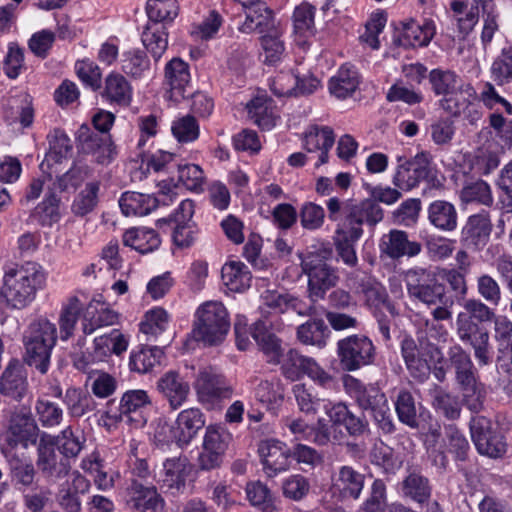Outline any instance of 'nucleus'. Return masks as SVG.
Listing matches in <instances>:
<instances>
[{"label":"nucleus","instance_id":"f257e3e1","mask_svg":"<svg viewBox=\"0 0 512 512\" xmlns=\"http://www.w3.org/2000/svg\"><path fill=\"white\" fill-rule=\"evenodd\" d=\"M406 287L409 296L431 308L432 322L426 321L431 336L446 337L447 331L437 322L450 321L454 300L436 275L424 268H413L406 272Z\"/></svg>","mask_w":512,"mask_h":512},{"label":"nucleus","instance_id":"f03ea898","mask_svg":"<svg viewBox=\"0 0 512 512\" xmlns=\"http://www.w3.org/2000/svg\"><path fill=\"white\" fill-rule=\"evenodd\" d=\"M496 314L487 302L478 298L464 299L462 311L455 320L458 339L472 347L474 357L480 367L492 363V347L489 331L481 326L491 323Z\"/></svg>","mask_w":512,"mask_h":512},{"label":"nucleus","instance_id":"7ed1b4c3","mask_svg":"<svg viewBox=\"0 0 512 512\" xmlns=\"http://www.w3.org/2000/svg\"><path fill=\"white\" fill-rule=\"evenodd\" d=\"M401 356L410 376L418 382L426 381L430 374L439 382H444L447 368L443 365L444 355L440 347L428 339H418V343L410 336L402 339Z\"/></svg>","mask_w":512,"mask_h":512},{"label":"nucleus","instance_id":"20e7f679","mask_svg":"<svg viewBox=\"0 0 512 512\" xmlns=\"http://www.w3.org/2000/svg\"><path fill=\"white\" fill-rule=\"evenodd\" d=\"M332 258L330 244H321L301 257V268L308 277V296L312 302L324 299L327 291L339 281L338 269L330 263Z\"/></svg>","mask_w":512,"mask_h":512},{"label":"nucleus","instance_id":"39448f33","mask_svg":"<svg viewBox=\"0 0 512 512\" xmlns=\"http://www.w3.org/2000/svg\"><path fill=\"white\" fill-rule=\"evenodd\" d=\"M44 283L45 275L40 267L27 263L5 273L1 294L11 308L22 309L34 300Z\"/></svg>","mask_w":512,"mask_h":512},{"label":"nucleus","instance_id":"423d86ee","mask_svg":"<svg viewBox=\"0 0 512 512\" xmlns=\"http://www.w3.org/2000/svg\"><path fill=\"white\" fill-rule=\"evenodd\" d=\"M57 340L56 325L47 319L32 322L24 336L25 360L40 373L45 374L50 364V356Z\"/></svg>","mask_w":512,"mask_h":512},{"label":"nucleus","instance_id":"0eeeda50","mask_svg":"<svg viewBox=\"0 0 512 512\" xmlns=\"http://www.w3.org/2000/svg\"><path fill=\"white\" fill-rule=\"evenodd\" d=\"M230 328L228 312L218 301H208L197 310V322L193 329L196 340L207 345H215L223 341Z\"/></svg>","mask_w":512,"mask_h":512},{"label":"nucleus","instance_id":"6e6552de","mask_svg":"<svg viewBox=\"0 0 512 512\" xmlns=\"http://www.w3.org/2000/svg\"><path fill=\"white\" fill-rule=\"evenodd\" d=\"M281 372L285 378L297 381L307 375L317 385L329 389L335 384L334 377L322 368L313 358L289 349L281 358Z\"/></svg>","mask_w":512,"mask_h":512},{"label":"nucleus","instance_id":"1a4fd4ad","mask_svg":"<svg viewBox=\"0 0 512 512\" xmlns=\"http://www.w3.org/2000/svg\"><path fill=\"white\" fill-rule=\"evenodd\" d=\"M337 355L343 370L351 372L373 363L376 349L370 338L354 334L338 341Z\"/></svg>","mask_w":512,"mask_h":512},{"label":"nucleus","instance_id":"9d476101","mask_svg":"<svg viewBox=\"0 0 512 512\" xmlns=\"http://www.w3.org/2000/svg\"><path fill=\"white\" fill-rule=\"evenodd\" d=\"M194 388L198 400L210 407L230 399L233 395L232 385L213 367H205L198 372Z\"/></svg>","mask_w":512,"mask_h":512},{"label":"nucleus","instance_id":"9b49d317","mask_svg":"<svg viewBox=\"0 0 512 512\" xmlns=\"http://www.w3.org/2000/svg\"><path fill=\"white\" fill-rule=\"evenodd\" d=\"M151 406L148 393L142 389L126 391L119 404V413L105 412L103 417L113 422L124 421L133 428L143 427L147 422L145 411Z\"/></svg>","mask_w":512,"mask_h":512},{"label":"nucleus","instance_id":"f8f14e48","mask_svg":"<svg viewBox=\"0 0 512 512\" xmlns=\"http://www.w3.org/2000/svg\"><path fill=\"white\" fill-rule=\"evenodd\" d=\"M39 436V427L32 412L27 407L14 410L8 420L5 441L11 448L35 445Z\"/></svg>","mask_w":512,"mask_h":512},{"label":"nucleus","instance_id":"ddd939ff","mask_svg":"<svg viewBox=\"0 0 512 512\" xmlns=\"http://www.w3.org/2000/svg\"><path fill=\"white\" fill-rule=\"evenodd\" d=\"M53 443L52 435L42 433L37 446L36 466L45 479L55 482L68 475L71 464L57 454Z\"/></svg>","mask_w":512,"mask_h":512},{"label":"nucleus","instance_id":"4468645a","mask_svg":"<svg viewBox=\"0 0 512 512\" xmlns=\"http://www.w3.org/2000/svg\"><path fill=\"white\" fill-rule=\"evenodd\" d=\"M78 149L83 154L91 155L100 165L110 164L116 157V147L109 133L93 132L82 125L77 135Z\"/></svg>","mask_w":512,"mask_h":512},{"label":"nucleus","instance_id":"2eb2a0df","mask_svg":"<svg viewBox=\"0 0 512 512\" xmlns=\"http://www.w3.org/2000/svg\"><path fill=\"white\" fill-rule=\"evenodd\" d=\"M471 436L479 453L489 457H500L504 454L506 444L503 436L490 419L484 416L472 418L470 423Z\"/></svg>","mask_w":512,"mask_h":512},{"label":"nucleus","instance_id":"dca6fc26","mask_svg":"<svg viewBox=\"0 0 512 512\" xmlns=\"http://www.w3.org/2000/svg\"><path fill=\"white\" fill-rule=\"evenodd\" d=\"M347 282L351 288L364 295L366 303L375 308L383 306L392 316H397L395 306L389 301L384 286L371 278L367 273L354 270L347 274Z\"/></svg>","mask_w":512,"mask_h":512},{"label":"nucleus","instance_id":"f3484780","mask_svg":"<svg viewBox=\"0 0 512 512\" xmlns=\"http://www.w3.org/2000/svg\"><path fill=\"white\" fill-rule=\"evenodd\" d=\"M192 466L186 456L168 458L163 463V472L158 480L160 489L175 496L186 486Z\"/></svg>","mask_w":512,"mask_h":512},{"label":"nucleus","instance_id":"a211bd4d","mask_svg":"<svg viewBox=\"0 0 512 512\" xmlns=\"http://www.w3.org/2000/svg\"><path fill=\"white\" fill-rule=\"evenodd\" d=\"M379 250L381 256H385L391 260H399L405 256H417L421 252L422 246L417 241L409 240L406 231L392 229L381 237Z\"/></svg>","mask_w":512,"mask_h":512},{"label":"nucleus","instance_id":"6ab92c4d","mask_svg":"<svg viewBox=\"0 0 512 512\" xmlns=\"http://www.w3.org/2000/svg\"><path fill=\"white\" fill-rule=\"evenodd\" d=\"M156 389L168 402L171 409L176 410L186 403L190 394V385L178 372L170 370L156 382Z\"/></svg>","mask_w":512,"mask_h":512},{"label":"nucleus","instance_id":"aec40b11","mask_svg":"<svg viewBox=\"0 0 512 512\" xmlns=\"http://www.w3.org/2000/svg\"><path fill=\"white\" fill-rule=\"evenodd\" d=\"M258 453L269 476L289 468L290 449L281 441L275 439L261 441Z\"/></svg>","mask_w":512,"mask_h":512},{"label":"nucleus","instance_id":"412c9836","mask_svg":"<svg viewBox=\"0 0 512 512\" xmlns=\"http://www.w3.org/2000/svg\"><path fill=\"white\" fill-rule=\"evenodd\" d=\"M205 426V416L199 408L182 410L175 421L174 439L179 447L187 446Z\"/></svg>","mask_w":512,"mask_h":512},{"label":"nucleus","instance_id":"4be33fe9","mask_svg":"<svg viewBox=\"0 0 512 512\" xmlns=\"http://www.w3.org/2000/svg\"><path fill=\"white\" fill-rule=\"evenodd\" d=\"M27 387L24 365L17 359L11 360L0 377V393L20 401L25 396Z\"/></svg>","mask_w":512,"mask_h":512},{"label":"nucleus","instance_id":"5701e85b","mask_svg":"<svg viewBox=\"0 0 512 512\" xmlns=\"http://www.w3.org/2000/svg\"><path fill=\"white\" fill-rule=\"evenodd\" d=\"M244 12V20L238 24V31L243 34H265L277 27L273 11L265 4H256Z\"/></svg>","mask_w":512,"mask_h":512},{"label":"nucleus","instance_id":"b1692460","mask_svg":"<svg viewBox=\"0 0 512 512\" xmlns=\"http://www.w3.org/2000/svg\"><path fill=\"white\" fill-rule=\"evenodd\" d=\"M447 356L459 387L474 384L475 381L479 380L471 356L462 346L458 344L451 346L447 351Z\"/></svg>","mask_w":512,"mask_h":512},{"label":"nucleus","instance_id":"393cba45","mask_svg":"<svg viewBox=\"0 0 512 512\" xmlns=\"http://www.w3.org/2000/svg\"><path fill=\"white\" fill-rule=\"evenodd\" d=\"M409 159L414 169V175H416L417 184L419 185L421 181L427 183L428 189L424 190L425 195L444 188L445 177L439 173L429 153L420 152Z\"/></svg>","mask_w":512,"mask_h":512},{"label":"nucleus","instance_id":"a878e982","mask_svg":"<svg viewBox=\"0 0 512 512\" xmlns=\"http://www.w3.org/2000/svg\"><path fill=\"white\" fill-rule=\"evenodd\" d=\"M365 475L352 466L343 465L333 477V490L342 499H358L364 488Z\"/></svg>","mask_w":512,"mask_h":512},{"label":"nucleus","instance_id":"bb28decb","mask_svg":"<svg viewBox=\"0 0 512 512\" xmlns=\"http://www.w3.org/2000/svg\"><path fill=\"white\" fill-rule=\"evenodd\" d=\"M491 231L492 223L489 212L482 211L468 217L462 229V241L467 246L479 249L487 243Z\"/></svg>","mask_w":512,"mask_h":512},{"label":"nucleus","instance_id":"cd10ccee","mask_svg":"<svg viewBox=\"0 0 512 512\" xmlns=\"http://www.w3.org/2000/svg\"><path fill=\"white\" fill-rule=\"evenodd\" d=\"M346 385L359 408L369 411L371 415L388 403L385 393L374 385H363L355 378H351Z\"/></svg>","mask_w":512,"mask_h":512},{"label":"nucleus","instance_id":"c85d7f7f","mask_svg":"<svg viewBox=\"0 0 512 512\" xmlns=\"http://www.w3.org/2000/svg\"><path fill=\"white\" fill-rule=\"evenodd\" d=\"M401 34L398 44L404 47L427 46L435 34V25L432 20H425L422 24L414 19L401 22Z\"/></svg>","mask_w":512,"mask_h":512},{"label":"nucleus","instance_id":"c756f323","mask_svg":"<svg viewBox=\"0 0 512 512\" xmlns=\"http://www.w3.org/2000/svg\"><path fill=\"white\" fill-rule=\"evenodd\" d=\"M347 221L356 223L362 227L363 224L375 226L381 222L384 212L380 205L372 199H365L359 203L347 201L344 206Z\"/></svg>","mask_w":512,"mask_h":512},{"label":"nucleus","instance_id":"7c9ffc66","mask_svg":"<svg viewBox=\"0 0 512 512\" xmlns=\"http://www.w3.org/2000/svg\"><path fill=\"white\" fill-rule=\"evenodd\" d=\"M429 223L437 230L450 232L456 229L458 214L455 206L445 200H435L427 208Z\"/></svg>","mask_w":512,"mask_h":512},{"label":"nucleus","instance_id":"2f4dec72","mask_svg":"<svg viewBox=\"0 0 512 512\" xmlns=\"http://www.w3.org/2000/svg\"><path fill=\"white\" fill-rule=\"evenodd\" d=\"M360 83L357 70L348 64L342 65L336 75L329 80V92L337 99H346L353 95Z\"/></svg>","mask_w":512,"mask_h":512},{"label":"nucleus","instance_id":"473e14b6","mask_svg":"<svg viewBox=\"0 0 512 512\" xmlns=\"http://www.w3.org/2000/svg\"><path fill=\"white\" fill-rule=\"evenodd\" d=\"M158 204V199L153 195L134 191L124 192L119 199V206L125 216L148 215Z\"/></svg>","mask_w":512,"mask_h":512},{"label":"nucleus","instance_id":"72a5a7b5","mask_svg":"<svg viewBox=\"0 0 512 512\" xmlns=\"http://www.w3.org/2000/svg\"><path fill=\"white\" fill-rule=\"evenodd\" d=\"M334 142V133L330 127H313L305 134L304 146L309 153L320 150L319 160L316 163V166H320L328 161V153Z\"/></svg>","mask_w":512,"mask_h":512},{"label":"nucleus","instance_id":"f704fd0d","mask_svg":"<svg viewBox=\"0 0 512 512\" xmlns=\"http://www.w3.org/2000/svg\"><path fill=\"white\" fill-rule=\"evenodd\" d=\"M424 445L429 459L433 465L445 469L448 464L446 455V437H442L441 426L438 423L430 424L423 434Z\"/></svg>","mask_w":512,"mask_h":512},{"label":"nucleus","instance_id":"c9c22d12","mask_svg":"<svg viewBox=\"0 0 512 512\" xmlns=\"http://www.w3.org/2000/svg\"><path fill=\"white\" fill-rule=\"evenodd\" d=\"M83 312V304L77 296H70L62 303L58 318L60 338L64 341L73 336L76 324Z\"/></svg>","mask_w":512,"mask_h":512},{"label":"nucleus","instance_id":"e433bc0d","mask_svg":"<svg viewBox=\"0 0 512 512\" xmlns=\"http://www.w3.org/2000/svg\"><path fill=\"white\" fill-rule=\"evenodd\" d=\"M161 243L155 230L146 228H131L123 234V244L141 254L156 250Z\"/></svg>","mask_w":512,"mask_h":512},{"label":"nucleus","instance_id":"4c0bfd02","mask_svg":"<svg viewBox=\"0 0 512 512\" xmlns=\"http://www.w3.org/2000/svg\"><path fill=\"white\" fill-rule=\"evenodd\" d=\"M103 97L119 106H128L132 100V87L122 74L111 73L105 79Z\"/></svg>","mask_w":512,"mask_h":512},{"label":"nucleus","instance_id":"58836bf2","mask_svg":"<svg viewBox=\"0 0 512 512\" xmlns=\"http://www.w3.org/2000/svg\"><path fill=\"white\" fill-rule=\"evenodd\" d=\"M250 383L254 387L255 398L261 403L273 405L283 401L284 387L280 378L260 379L253 377Z\"/></svg>","mask_w":512,"mask_h":512},{"label":"nucleus","instance_id":"ea45409f","mask_svg":"<svg viewBox=\"0 0 512 512\" xmlns=\"http://www.w3.org/2000/svg\"><path fill=\"white\" fill-rule=\"evenodd\" d=\"M129 491L138 509L155 512L161 510L164 506V500L155 486H145L139 481H133Z\"/></svg>","mask_w":512,"mask_h":512},{"label":"nucleus","instance_id":"a19ab883","mask_svg":"<svg viewBox=\"0 0 512 512\" xmlns=\"http://www.w3.org/2000/svg\"><path fill=\"white\" fill-rule=\"evenodd\" d=\"M252 335L267 357V361L272 364H279L284 354L280 339L268 332L261 322L255 324Z\"/></svg>","mask_w":512,"mask_h":512},{"label":"nucleus","instance_id":"79ce46f5","mask_svg":"<svg viewBox=\"0 0 512 512\" xmlns=\"http://www.w3.org/2000/svg\"><path fill=\"white\" fill-rule=\"evenodd\" d=\"M402 493L419 504L427 502L431 496L428 478L416 470L409 471L402 482Z\"/></svg>","mask_w":512,"mask_h":512},{"label":"nucleus","instance_id":"37998d69","mask_svg":"<svg viewBox=\"0 0 512 512\" xmlns=\"http://www.w3.org/2000/svg\"><path fill=\"white\" fill-rule=\"evenodd\" d=\"M394 406L399 421L410 428L418 427L417 403L412 393L406 388L400 389L394 399Z\"/></svg>","mask_w":512,"mask_h":512},{"label":"nucleus","instance_id":"c03bdc74","mask_svg":"<svg viewBox=\"0 0 512 512\" xmlns=\"http://www.w3.org/2000/svg\"><path fill=\"white\" fill-rule=\"evenodd\" d=\"M251 120L264 130L275 126L278 115L272 107V100L265 97H256L247 105Z\"/></svg>","mask_w":512,"mask_h":512},{"label":"nucleus","instance_id":"a18cd8bd","mask_svg":"<svg viewBox=\"0 0 512 512\" xmlns=\"http://www.w3.org/2000/svg\"><path fill=\"white\" fill-rule=\"evenodd\" d=\"M91 172V168L86 163L77 161L67 172L57 177L50 189L55 192L75 191L90 176Z\"/></svg>","mask_w":512,"mask_h":512},{"label":"nucleus","instance_id":"49530a36","mask_svg":"<svg viewBox=\"0 0 512 512\" xmlns=\"http://www.w3.org/2000/svg\"><path fill=\"white\" fill-rule=\"evenodd\" d=\"M168 33L164 25L148 22L142 33V42L155 61H158L168 47Z\"/></svg>","mask_w":512,"mask_h":512},{"label":"nucleus","instance_id":"de8ad7c7","mask_svg":"<svg viewBox=\"0 0 512 512\" xmlns=\"http://www.w3.org/2000/svg\"><path fill=\"white\" fill-rule=\"evenodd\" d=\"M222 278L232 291H243L250 287L251 273L240 261H231L222 268Z\"/></svg>","mask_w":512,"mask_h":512},{"label":"nucleus","instance_id":"09e8293b","mask_svg":"<svg viewBox=\"0 0 512 512\" xmlns=\"http://www.w3.org/2000/svg\"><path fill=\"white\" fill-rule=\"evenodd\" d=\"M475 94L470 84H461L460 88L448 93L441 101L440 105L446 112L453 116H458L465 112L470 106V98Z\"/></svg>","mask_w":512,"mask_h":512},{"label":"nucleus","instance_id":"8fccbe9b","mask_svg":"<svg viewBox=\"0 0 512 512\" xmlns=\"http://www.w3.org/2000/svg\"><path fill=\"white\" fill-rule=\"evenodd\" d=\"M163 351L156 347H141L138 351H133L129 359V367L132 371L145 374L150 372L156 364L160 363Z\"/></svg>","mask_w":512,"mask_h":512},{"label":"nucleus","instance_id":"3c124183","mask_svg":"<svg viewBox=\"0 0 512 512\" xmlns=\"http://www.w3.org/2000/svg\"><path fill=\"white\" fill-rule=\"evenodd\" d=\"M165 79L172 91L184 96L185 87L190 82L188 64L180 58H173L165 67Z\"/></svg>","mask_w":512,"mask_h":512},{"label":"nucleus","instance_id":"603ef678","mask_svg":"<svg viewBox=\"0 0 512 512\" xmlns=\"http://www.w3.org/2000/svg\"><path fill=\"white\" fill-rule=\"evenodd\" d=\"M53 447H58L62 456L67 460L76 458L83 449L85 438L76 434L70 426L66 427L60 434L52 436Z\"/></svg>","mask_w":512,"mask_h":512},{"label":"nucleus","instance_id":"864d4df0","mask_svg":"<svg viewBox=\"0 0 512 512\" xmlns=\"http://www.w3.org/2000/svg\"><path fill=\"white\" fill-rule=\"evenodd\" d=\"M328 334L329 329L322 319L309 320L297 329V337L303 344L317 347L325 346Z\"/></svg>","mask_w":512,"mask_h":512},{"label":"nucleus","instance_id":"5fc2aeb1","mask_svg":"<svg viewBox=\"0 0 512 512\" xmlns=\"http://www.w3.org/2000/svg\"><path fill=\"white\" fill-rule=\"evenodd\" d=\"M432 405L434 409L449 420H456L461 415V401L459 397L442 388L434 391Z\"/></svg>","mask_w":512,"mask_h":512},{"label":"nucleus","instance_id":"6e6d98bb","mask_svg":"<svg viewBox=\"0 0 512 512\" xmlns=\"http://www.w3.org/2000/svg\"><path fill=\"white\" fill-rule=\"evenodd\" d=\"M145 9L149 22L159 25L177 16L178 3L176 0H147Z\"/></svg>","mask_w":512,"mask_h":512},{"label":"nucleus","instance_id":"4d7b16f0","mask_svg":"<svg viewBox=\"0 0 512 512\" xmlns=\"http://www.w3.org/2000/svg\"><path fill=\"white\" fill-rule=\"evenodd\" d=\"M281 35L282 32L277 26L274 31L267 32L260 37L266 64L274 65L285 57V45L281 40Z\"/></svg>","mask_w":512,"mask_h":512},{"label":"nucleus","instance_id":"13d9d810","mask_svg":"<svg viewBox=\"0 0 512 512\" xmlns=\"http://www.w3.org/2000/svg\"><path fill=\"white\" fill-rule=\"evenodd\" d=\"M460 199L466 204L477 203L487 207L494 201L489 184L483 180L467 183L461 190Z\"/></svg>","mask_w":512,"mask_h":512},{"label":"nucleus","instance_id":"bf43d9fd","mask_svg":"<svg viewBox=\"0 0 512 512\" xmlns=\"http://www.w3.org/2000/svg\"><path fill=\"white\" fill-rule=\"evenodd\" d=\"M371 462L386 473H395L402 466V460L394 450L383 442L375 444L370 452Z\"/></svg>","mask_w":512,"mask_h":512},{"label":"nucleus","instance_id":"052dcab7","mask_svg":"<svg viewBox=\"0 0 512 512\" xmlns=\"http://www.w3.org/2000/svg\"><path fill=\"white\" fill-rule=\"evenodd\" d=\"M50 151L46 159L41 163L40 168L44 171L45 166L50 167L51 162L60 163L62 158L72 150V144L69 137L60 130H55L49 140Z\"/></svg>","mask_w":512,"mask_h":512},{"label":"nucleus","instance_id":"680f3d73","mask_svg":"<svg viewBox=\"0 0 512 512\" xmlns=\"http://www.w3.org/2000/svg\"><path fill=\"white\" fill-rule=\"evenodd\" d=\"M491 77L497 85L512 83V48H504L494 59L491 68Z\"/></svg>","mask_w":512,"mask_h":512},{"label":"nucleus","instance_id":"e2e57ef3","mask_svg":"<svg viewBox=\"0 0 512 512\" xmlns=\"http://www.w3.org/2000/svg\"><path fill=\"white\" fill-rule=\"evenodd\" d=\"M429 82L436 95L444 96L460 88L462 84V81L453 71L441 69H433L429 73Z\"/></svg>","mask_w":512,"mask_h":512},{"label":"nucleus","instance_id":"0e129e2a","mask_svg":"<svg viewBox=\"0 0 512 512\" xmlns=\"http://www.w3.org/2000/svg\"><path fill=\"white\" fill-rule=\"evenodd\" d=\"M11 478L22 491L32 489L36 485V469L31 461L17 460L11 463Z\"/></svg>","mask_w":512,"mask_h":512},{"label":"nucleus","instance_id":"69168bd1","mask_svg":"<svg viewBox=\"0 0 512 512\" xmlns=\"http://www.w3.org/2000/svg\"><path fill=\"white\" fill-rule=\"evenodd\" d=\"M35 411L39 423L44 428L56 427L63 419L62 408L44 398L37 399L35 403Z\"/></svg>","mask_w":512,"mask_h":512},{"label":"nucleus","instance_id":"338daca9","mask_svg":"<svg viewBox=\"0 0 512 512\" xmlns=\"http://www.w3.org/2000/svg\"><path fill=\"white\" fill-rule=\"evenodd\" d=\"M150 68V63L145 53L139 50L128 51L123 54L122 71L133 77H144Z\"/></svg>","mask_w":512,"mask_h":512},{"label":"nucleus","instance_id":"774afa93","mask_svg":"<svg viewBox=\"0 0 512 512\" xmlns=\"http://www.w3.org/2000/svg\"><path fill=\"white\" fill-rule=\"evenodd\" d=\"M386 506V485L376 479L372 486L369 497L359 506L356 512H384Z\"/></svg>","mask_w":512,"mask_h":512}]
</instances>
